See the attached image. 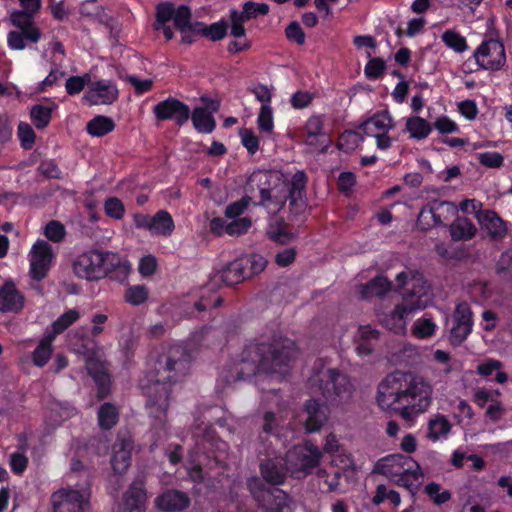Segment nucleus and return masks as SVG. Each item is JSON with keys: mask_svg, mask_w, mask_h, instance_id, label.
<instances>
[{"mask_svg": "<svg viewBox=\"0 0 512 512\" xmlns=\"http://www.w3.org/2000/svg\"><path fill=\"white\" fill-rule=\"evenodd\" d=\"M305 427L308 432L318 431L327 420V409L317 400L310 399L305 404Z\"/></svg>", "mask_w": 512, "mask_h": 512, "instance_id": "c85d7f7f", "label": "nucleus"}, {"mask_svg": "<svg viewBox=\"0 0 512 512\" xmlns=\"http://www.w3.org/2000/svg\"><path fill=\"white\" fill-rule=\"evenodd\" d=\"M472 311L468 303L457 304L453 315V326L450 330L451 344L460 345L472 331Z\"/></svg>", "mask_w": 512, "mask_h": 512, "instance_id": "a211bd4d", "label": "nucleus"}, {"mask_svg": "<svg viewBox=\"0 0 512 512\" xmlns=\"http://www.w3.org/2000/svg\"><path fill=\"white\" fill-rule=\"evenodd\" d=\"M310 383L331 403L349 401L354 391L348 376L334 368L322 367L310 377Z\"/></svg>", "mask_w": 512, "mask_h": 512, "instance_id": "1a4fd4ad", "label": "nucleus"}, {"mask_svg": "<svg viewBox=\"0 0 512 512\" xmlns=\"http://www.w3.org/2000/svg\"><path fill=\"white\" fill-rule=\"evenodd\" d=\"M194 128L200 133H211L216 126L212 114L205 108H195L191 114Z\"/></svg>", "mask_w": 512, "mask_h": 512, "instance_id": "72a5a7b5", "label": "nucleus"}, {"mask_svg": "<svg viewBox=\"0 0 512 512\" xmlns=\"http://www.w3.org/2000/svg\"><path fill=\"white\" fill-rule=\"evenodd\" d=\"M474 58L480 68L489 71H498L506 63L504 45L497 39L483 41L475 50Z\"/></svg>", "mask_w": 512, "mask_h": 512, "instance_id": "dca6fc26", "label": "nucleus"}, {"mask_svg": "<svg viewBox=\"0 0 512 512\" xmlns=\"http://www.w3.org/2000/svg\"><path fill=\"white\" fill-rule=\"evenodd\" d=\"M246 261H242L241 258L236 259L227 264L222 270L217 271L212 276V282L214 284H225L227 286L236 285L246 278L250 277V272L245 269Z\"/></svg>", "mask_w": 512, "mask_h": 512, "instance_id": "5701e85b", "label": "nucleus"}, {"mask_svg": "<svg viewBox=\"0 0 512 512\" xmlns=\"http://www.w3.org/2000/svg\"><path fill=\"white\" fill-rule=\"evenodd\" d=\"M391 289V282L384 276H376L364 285L358 287L362 299L381 297Z\"/></svg>", "mask_w": 512, "mask_h": 512, "instance_id": "2f4dec72", "label": "nucleus"}, {"mask_svg": "<svg viewBox=\"0 0 512 512\" xmlns=\"http://www.w3.org/2000/svg\"><path fill=\"white\" fill-rule=\"evenodd\" d=\"M452 213L454 205L448 201L433 200L423 207L419 213L417 224L422 230H428L432 227L443 224L446 217L443 212Z\"/></svg>", "mask_w": 512, "mask_h": 512, "instance_id": "aec40b11", "label": "nucleus"}, {"mask_svg": "<svg viewBox=\"0 0 512 512\" xmlns=\"http://www.w3.org/2000/svg\"><path fill=\"white\" fill-rule=\"evenodd\" d=\"M307 183V176L303 171H297L286 182L280 175L273 172L261 171L254 173L247 184V191L259 192L260 200L255 205L265 207L269 213L279 212L289 199L291 205H295L301 200Z\"/></svg>", "mask_w": 512, "mask_h": 512, "instance_id": "20e7f679", "label": "nucleus"}, {"mask_svg": "<svg viewBox=\"0 0 512 512\" xmlns=\"http://www.w3.org/2000/svg\"><path fill=\"white\" fill-rule=\"evenodd\" d=\"M89 497L85 489L61 488L51 495L53 512H84Z\"/></svg>", "mask_w": 512, "mask_h": 512, "instance_id": "2eb2a0df", "label": "nucleus"}, {"mask_svg": "<svg viewBox=\"0 0 512 512\" xmlns=\"http://www.w3.org/2000/svg\"><path fill=\"white\" fill-rule=\"evenodd\" d=\"M260 471L262 477L270 484L279 485L285 480L286 470L285 457L268 458L261 462Z\"/></svg>", "mask_w": 512, "mask_h": 512, "instance_id": "393cba45", "label": "nucleus"}, {"mask_svg": "<svg viewBox=\"0 0 512 512\" xmlns=\"http://www.w3.org/2000/svg\"><path fill=\"white\" fill-rule=\"evenodd\" d=\"M451 430V424L444 415H436L428 422V438L437 441Z\"/></svg>", "mask_w": 512, "mask_h": 512, "instance_id": "4c0bfd02", "label": "nucleus"}, {"mask_svg": "<svg viewBox=\"0 0 512 512\" xmlns=\"http://www.w3.org/2000/svg\"><path fill=\"white\" fill-rule=\"evenodd\" d=\"M385 69V62L381 58H371L365 66V75L369 79L379 78Z\"/></svg>", "mask_w": 512, "mask_h": 512, "instance_id": "bf43d9fd", "label": "nucleus"}, {"mask_svg": "<svg viewBox=\"0 0 512 512\" xmlns=\"http://www.w3.org/2000/svg\"><path fill=\"white\" fill-rule=\"evenodd\" d=\"M73 270L78 277L90 281L103 279L109 273L116 272L114 279L123 281L131 272V265L117 253L90 250L75 259Z\"/></svg>", "mask_w": 512, "mask_h": 512, "instance_id": "39448f33", "label": "nucleus"}, {"mask_svg": "<svg viewBox=\"0 0 512 512\" xmlns=\"http://www.w3.org/2000/svg\"><path fill=\"white\" fill-rule=\"evenodd\" d=\"M248 487L263 512L291 511V499L285 491L279 488H266L257 478L250 479Z\"/></svg>", "mask_w": 512, "mask_h": 512, "instance_id": "ddd939ff", "label": "nucleus"}, {"mask_svg": "<svg viewBox=\"0 0 512 512\" xmlns=\"http://www.w3.org/2000/svg\"><path fill=\"white\" fill-rule=\"evenodd\" d=\"M251 225L252 222L249 218H239L225 226V233L229 234L230 236H239L246 233Z\"/></svg>", "mask_w": 512, "mask_h": 512, "instance_id": "6e6d98bb", "label": "nucleus"}, {"mask_svg": "<svg viewBox=\"0 0 512 512\" xmlns=\"http://www.w3.org/2000/svg\"><path fill=\"white\" fill-rule=\"evenodd\" d=\"M478 221L491 240H502L508 233L507 223L492 210H484L478 214Z\"/></svg>", "mask_w": 512, "mask_h": 512, "instance_id": "b1692460", "label": "nucleus"}, {"mask_svg": "<svg viewBox=\"0 0 512 512\" xmlns=\"http://www.w3.org/2000/svg\"><path fill=\"white\" fill-rule=\"evenodd\" d=\"M115 128L114 121L106 116L98 115L90 120L86 125L87 132L94 137H102Z\"/></svg>", "mask_w": 512, "mask_h": 512, "instance_id": "f704fd0d", "label": "nucleus"}, {"mask_svg": "<svg viewBox=\"0 0 512 512\" xmlns=\"http://www.w3.org/2000/svg\"><path fill=\"white\" fill-rule=\"evenodd\" d=\"M440 489V485L435 482H431L425 487V493L436 505H442L451 499V493L448 490L441 492Z\"/></svg>", "mask_w": 512, "mask_h": 512, "instance_id": "3c124183", "label": "nucleus"}, {"mask_svg": "<svg viewBox=\"0 0 512 512\" xmlns=\"http://www.w3.org/2000/svg\"><path fill=\"white\" fill-rule=\"evenodd\" d=\"M322 458V451L311 442L294 446L285 455L286 470L295 478H304L316 469Z\"/></svg>", "mask_w": 512, "mask_h": 512, "instance_id": "9b49d317", "label": "nucleus"}, {"mask_svg": "<svg viewBox=\"0 0 512 512\" xmlns=\"http://www.w3.org/2000/svg\"><path fill=\"white\" fill-rule=\"evenodd\" d=\"M125 300L132 305H140L148 298V289L144 285L129 287L124 295Z\"/></svg>", "mask_w": 512, "mask_h": 512, "instance_id": "8fccbe9b", "label": "nucleus"}, {"mask_svg": "<svg viewBox=\"0 0 512 512\" xmlns=\"http://www.w3.org/2000/svg\"><path fill=\"white\" fill-rule=\"evenodd\" d=\"M21 10H14L10 21L19 31H10L7 35V44L12 50H23L26 41L37 43L42 36L36 26L34 18L41 8V0H19Z\"/></svg>", "mask_w": 512, "mask_h": 512, "instance_id": "423d86ee", "label": "nucleus"}, {"mask_svg": "<svg viewBox=\"0 0 512 512\" xmlns=\"http://www.w3.org/2000/svg\"><path fill=\"white\" fill-rule=\"evenodd\" d=\"M395 123L388 111H381L373 115L361 125V129L367 136L388 132L394 128Z\"/></svg>", "mask_w": 512, "mask_h": 512, "instance_id": "7c9ffc66", "label": "nucleus"}, {"mask_svg": "<svg viewBox=\"0 0 512 512\" xmlns=\"http://www.w3.org/2000/svg\"><path fill=\"white\" fill-rule=\"evenodd\" d=\"M24 307V296L14 283L6 282L0 288V311L17 313Z\"/></svg>", "mask_w": 512, "mask_h": 512, "instance_id": "cd10ccee", "label": "nucleus"}, {"mask_svg": "<svg viewBox=\"0 0 512 512\" xmlns=\"http://www.w3.org/2000/svg\"><path fill=\"white\" fill-rule=\"evenodd\" d=\"M30 117L33 125L37 129H43L48 126L52 117V110L43 105H34L30 110Z\"/></svg>", "mask_w": 512, "mask_h": 512, "instance_id": "a19ab883", "label": "nucleus"}, {"mask_svg": "<svg viewBox=\"0 0 512 512\" xmlns=\"http://www.w3.org/2000/svg\"><path fill=\"white\" fill-rule=\"evenodd\" d=\"M80 317L79 311L76 309H71L61 316H59L52 324L53 334L57 335L65 331L68 327H70L73 323H75Z\"/></svg>", "mask_w": 512, "mask_h": 512, "instance_id": "c03bdc74", "label": "nucleus"}, {"mask_svg": "<svg viewBox=\"0 0 512 512\" xmlns=\"http://www.w3.org/2000/svg\"><path fill=\"white\" fill-rule=\"evenodd\" d=\"M242 261H246L245 269L250 272V276L261 273L267 264L266 259L259 254L241 257Z\"/></svg>", "mask_w": 512, "mask_h": 512, "instance_id": "864d4df0", "label": "nucleus"}, {"mask_svg": "<svg viewBox=\"0 0 512 512\" xmlns=\"http://www.w3.org/2000/svg\"><path fill=\"white\" fill-rule=\"evenodd\" d=\"M313 99V95L307 91H297L291 97V105L295 109H303L307 107Z\"/></svg>", "mask_w": 512, "mask_h": 512, "instance_id": "338daca9", "label": "nucleus"}, {"mask_svg": "<svg viewBox=\"0 0 512 512\" xmlns=\"http://www.w3.org/2000/svg\"><path fill=\"white\" fill-rule=\"evenodd\" d=\"M267 233L271 240L279 244H288L295 239V234L289 232L283 222L271 225Z\"/></svg>", "mask_w": 512, "mask_h": 512, "instance_id": "37998d69", "label": "nucleus"}, {"mask_svg": "<svg viewBox=\"0 0 512 512\" xmlns=\"http://www.w3.org/2000/svg\"><path fill=\"white\" fill-rule=\"evenodd\" d=\"M315 476L319 482L322 481L327 486L326 492L330 493L338 489L342 472L340 469H338L330 474L326 469L318 468L315 472Z\"/></svg>", "mask_w": 512, "mask_h": 512, "instance_id": "79ce46f5", "label": "nucleus"}, {"mask_svg": "<svg viewBox=\"0 0 512 512\" xmlns=\"http://www.w3.org/2000/svg\"><path fill=\"white\" fill-rule=\"evenodd\" d=\"M269 12V6L266 3H255V2H246L243 5V10L239 12L241 15V19L245 21H249L253 18H256L259 15H266Z\"/></svg>", "mask_w": 512, "mask_h": 512, "instance_id": "49530a36", "label": "nucleus"}, {"mask_svg": "<svg viewBox=\"0 0 512 512\" xmlns=\"http://www.w3.org/2000/svg\"><path fill=\"white\" fill-rule=\"evenodd\" d=\"M451 237L455 241L469 240L476 235L477 228L465 217L457 218L449 227Z\"/></svg>", "mask_w": 512, "mask_h": 512, "instance_id": "473e14b6", "label": "nucleus"}, {"mask_svg": "<svg viewBox=\"0 0 512 512\" xmlns=\"http://www.w3.org/2000/svg\"><path fill=\"white\" fill-rule=\"evenodd\" d=\"M17 135L24 149H31L33 147L36 135L31 125L21 122L18 125Z\"/></svg>", "mask_w": 512, "mask_h": 512, "instance_id": "603ef678", "label": "nucleus"}, {"mask_svg": "<svg viewBox=\"0 0 512 512\" xmlns=\"http://www.w3.org/2000/svg\"><path fill=\"white\" fill-rule=\"evenodd\" d=\"M252 197L244 196L239 201L233 202L226 207L225 215L228 218H235L241 215L244 210L248 207Z\"/></svg>", "mask_w": 512, "mask_h": 512, "instance_id": "e2e57ef3", "label": "nucleus"}, {"mask_svg": "<svg viewBox=\"0 0 512 512\" xmlns=\"http://www.w3.org/2000/svg\"><path fill=\"white\" fill-rule=\"evenodd\" d=\"M257 124L260 131L265 133H272L274 122L273 111L270 105L262 104L257 117Z\"/></svg>", "mask_w": 512, "mask_h": 512, "instance_id": "de8ad7c7", "label": "nucleus"}, {"mask_svg": "<svg viewBox=\"0 0 512 512\" xmlns=\"http://www.w3.org/2000/svg\"><path fill=\"white\" fill-rule=\"evenodd\" d=\"M105 212L108 216L121 219L124 216L125 208L121 200L118 198H108L104 204Z\"/></svg>", "mask_w": 512, "mask_h": 512, "instance_id": "13d9d810", "label": "nucleus"}, {"mask_svg": "<svg viewBox=\"0 0 512 512\" xmlns=\"http://www.w3.org/2000/svg\"><path fill=\"white\" fill-rule=\"evenodd\" d=\"M373 472L407 489L420 485L423 479L420 465L412 457L402 454H391L379 459Z\"/></svg>", "mask_w": 512, "mask_h": 512, "instance_id": "6e6552de", "label": "nucleus"}, {"mask_svg": "<svg viewBox=\"0 0 512 512\" xmlns=\"http://www.w3.org/2000/svg\"><path fill=\"white\" fill-rule=\"evenodd\" d=\"M230 22H231V35L235 38H242L246 34V30L243 26V23L246 22L244 19H241V15L238 11L232 10L230 13Z\"/></svg>", "mask_w": 512, "mask_h": 512, "instance_id": "0e129e2a", "label": "nucleus"}, {"mask_svg": "<svg viewBox=\"0 0 512 512\" xmlns=\"http://www.w3.org/2000/svg\"><path fill=\"white\" fill-rule=\"evenodd\" d=\"M307 132L306 143L309 145H322L324 150L330 140L327 133L324 131V121L321 116H311L305 125Z\"/></svg>", "mask_w": 512, "mask_h": 512, "instance_id": "c756f323", "label": "nucleus"}, {"mask_svg": "<svg viewBox=\"0 0 512 512\" xmlns=\"http://www.w3.org/2000/svg\"><path fill=\"white\" fill-rule=\"evenodd\" d=\"M155 503L162 511L178 512L189 506L190 498L184 492L167 490L156 498Z\"/></svg>", "mask_w": 512, "mask_h": 512, "instance_id": "a878e982", "label": "nucleus"}, {"mask_svg": "<svg viewBox=\"0 0 512 512\" xmlns=\"http://www.w3.org/2000/svg\"><path fill=\"white\" fill-rule=\"evenodd\" d=\"M191 356L182 346L176 345L168 349L160 357L154 373L171 384L181 381L190 371Z\"/></svg>", "mask_w": 512, "mask_h": 512, "instance_id": "f8f14e48", "label": "nucleus"}, {"mask_svg": "<svg viewBox=\"0 0 512 512\" xmlns=\"http://www.w3.org/2000/svg\"><path fill=\"white\" fill-rule=\"evenodd\" d=\"M442 40L449 48L461 53L467 49V42L464 37L453 30H447L442 35Z\"/></svg>", "mask_w": 512, "mask_h": 512, "instance_id": "09e8293b", "label": "nucleus"}, {"mask_svg": "<svg viewBox=\"0 0 512 512\" xmlns=\"http://www.w3.org/2000/svg\"><path fill=\"white\" fill-rule=\"evenodd\" d=\"M297 355L293 340L279 331L263 333L243 348L235 366L236 379H246L258 372L283 376Z\"/></svg>", "mask_w": 512, "mask_h": 512, "instance_id": "f03ea898", "label": "nucleus"}, {"mask_svg": "<svg viewBox=\"0 0 512 512\" xmlns=\"http://www.w3.org/2000/svg\"><path fill=\"white\" fill-rule=\"evenodd\" d=\"M173 20L174 26L178 30H183L185 27L193 25L191 22V10L186 5L175 7L170 2L160 3L156 9V23L154 25L156 30H162L165 38L171 40L174 36L172 29L167 22Z\"/></svg>", "mask_w": 512, "mask_h": 512, "instance_id": "4468645a", "label": "nucleus"}, {"mask_svg": "<svg viewBox=\"0 0 512 512\" xmlns=\"http://www.w3.org/2000/svg\"><path fill=\"white\" fill-rule=\"evenodd\" d=\"M239 136L243 146L249 151V153H256L259 149V140L255 133L250 129H240Z\"/></svg>", "mask_w": 512, "mask_h": 512, "instance_id": "4d7b16f0", "label": "nucleus"}, {"mask_svg": "<svg viewBox=\"0 0 512 512\" xmlns=\"http://www.w3.org/2000/svg\"><path fill=\"white\" fill-rule=\"evenodd\" d=\"M153 110L157 119H174L179 126L186 123L190 117L189 107L175 98H168L159 102Z\"/></svg>", "mask_w": 512, "mask_h": 512, "instance_id": "4be33fe9", "label": "nucleus"}, {"mask_svg": "<svg viewBox=\"0 0 512 512\" xmlns=\"http://www.w3.org/2000/svg\"><path fill=\"white\" fill-rule=\"evenodd\" d=\"M478 161L489 168H499L503 165L504 158L498 152H484L477 155Z\"/></svg>", "mask_w": 512, "mask_h": 512, "instance_id": "052dcab7", "label": "nucleus"}, {"mask_svg": "<svg viewBox=\"0 0 512 512\" xmlns=\"http://www.w3.org/2000/svg\"><path fill=\"white\" fill-rule=\"evenodd\" d=\"M118 94L115 84L108 80H100L89 85L83 99L89 105H110L117 100Z\"/></svg>", "mask_w": 512, "mask_h": 512, "instance_id": "412c9836", "label": "nucleus"}, {"mask_svg": "<svg viewBox=\"0 0 512 512\" xmlns=\"http://www.w3.org/2000/svg\"><path fill=\"white\" fill-rule=\"evenodd\" d=\"M397 288L402 295V302L389 313L378 312L380 324L396 334L405 332L410 316L424 309L430 302V285L423 274L407 269L397 274Z\"/></svg>", "mask_w": 512, "mask_h": 512, "instance_id": "7ed1b4c3", "label": "nucleus"}, {"mask_svg": "<svg viewBox=\"0 0 512 512\" xmlns=\"http://www.w3.org/2000/svg\"><path fill=\"white\" fill-rule=\"evenodd\" d=\"M141 387L147 397L146 407L150 417L154 420L153 425L162 427L166 422L172 384L161 380V377L153 372L147 376L146 382H143Z\"/></svg>", "mask_w": 512, "mask_h": 512, "instance_id": "9d476101", "label": "nucleus"}, {"mask_svg": "<svg viewBox=\"0 0 512 512\" xmlns=\"http://www.w3.org/2000/svg\"><path fill=\"white\" fill-rule=\"evenodd\" d=\"M133 223L138 229H146L151 235L169 237L175 224L172 216L166 210H159L155 215L135 214Z\"/></svg>", "mask_w": 512, "mask_h": 512, "instance_id": "f3484780", "label": "nucleus"}, {"mask_svg": "<svg viewBox=\"0 0 512 512\" xmlns=\"http://www.w3.org/2000/svg\"><path fill=\"white\" fill-rule=\"evenodd\" d=\"M54 339V335H48L44 339H42L37 346V348L34 350L32 358L33 363L38 367H43L46 365L48 360L51 357L52 354V341Z\"/></svg>", "mask_w": 512, "mask_h": 512, "instance_id": "ea45409f", "label": "nucleus"}, {"mask_svg": "<svg viewBox=\"0 0 512 512\" xmlns=\"http://www.w3.org/2000/svg\"><path fill=\"white\" fill-rule=\"evenodd\" d=\"M436 330L435 323L429 318H420L412 326V334L420 339L431 337Z\"/></svg>", "mask_w": 512, "mask_h": 512, "instance_id": "a18cd8bd", "label": "nucleus"}, {"mask_svg": "<svg viewBox=\"0 0 512 512\" xmlns=\"http://www.w3.org/2000/svg\"><path fill=\"white\" fill-rule=\"evenodd\" d=\"M145 497L144 481L139 479L135 480L124 494V502L130 510H133L144 502Z\"/></svg>", "mask_w": 512, "mask_h": 512, "instance_id": "c9c22d12", "label": "nucleus"}, {"mask_svg": "<svg viewBox=\"0 0 512 512\" xmlns=\"http://www.w3.org/2000/svg\"><path fill=\"white\" fill-rule=\"evenodd\" d=\"M72 345L77 353L84 356L87 372L98 386V398L106 397L109 393L110 376L103 348L94 341L84 338L80 331L74 333Z\"/></svg>", "mask_w": 512, "mask_h": 512, "instance_id": "0eeeda50", "label": "nucleus"}, {"mask_svg": "<svg viewBox=\"0 0 512 512\" xmlns=\"http://www.w3.org/2000/svg\"><path fill=\"white\" fill-rule=\"evenodd\" d=\"M433 386L424 376L411 371H396L378 385L376 400L384 411L397 412L410 421L432 404Z\"/></svg>", "mask_w": 512, "mask_h": 512, "instance_id": "f257e3e1", "label": "nucleus"}, {"mask_svg": "<svg viewBox=\"0 0 512 512\" xmlns=\"http://www.w3.org/2000/svg\"><path fill=\"white\" fill-rule=\"evenodd\" d=\"M30 259V273L34 280L40 281L46 277L53 258L51 245L44 241L38 240L33 245Z\"/></svg>", "mask_w": 512, "mask_h": 512, "instance_id": "6ab92c4d", "label": "nucleus"}, {"mask_svg": "<svg viewBox=\"0 0 512 512\" xmlns=\"http://www.w3.org/2000/svg\"><path fill=\"white\" fill-rule=\"evenodd\" d=\"M118 417V409L111 403H104L98 410V423L104 430H109L116 425Z\"/></svg>", "mask_w": 512, "mask_h": 512, "instance_id": "58836bf2", "label": "nucleus"}, {"mask_svg": "<svg viewBox=\"0 0 512 512\" xmlns=\"http://www.w3.org/2000/svg\"><path fill=\"white\" fill-rule=\"evenodd\" d=\"M44 234L49 240L59 242L65 235V228L59 221L53 220L46 225Z\"/></svg>", "mask_w": 512, "mask_h": 512, "instance_id": "680f3d73", "label": "nucleus"}, {"mask_svg": "<svg viewBox=\"0 0 512 512\" xmlns=\"http://www.w3.org/2000/svg\"><path fill=\"white\" fill-rule=\"evenodd\" d=\"M285 33L289 40L294 41L299 45L304 44L305 34L297 22L290 23L287 26Z\"/></svg>", "mask_w": 512, "mask_h": 512, "instance_id": "69168bd1", "label": "nucleus"}, {"mask_svg": "<svg viewBox=\"0 0 512 512\" xmlns=\"http://www.w3.org/2000/svg\"><path fill=\"white\" fill-rule=\"evenodd\" d=\"M132 442L127 438L117 439L113 445L111 465L115 473H124L130 466Z\"/></svg>", "mask_w": 512, "mask_h": 512, "instance_id": "bb28decb", "label": "nucleus"}, {"mask_svg": "<svg viewBox=\"0 0 512 512\" xmlns=\"http://www.w3.org/2000/svg\"><path fill=\"white\" fill-rule=\"evenodd\" d=\"M406 130L410 137L416 140H423L428 137L432 131V127L424 118L414 116L407 119Z\"/></svg>", "mask_w": 512, "mask_h": 512, "instance_id": "e433bc0d", "label": "nucleus"}, {"mask_svg": "<svg viewBox=\"0 0 512 512\" xmlns=\"http://www.w3.org/2000/svg\"><path fill=\"white\" fill-rule=\"evenodd\" d=\"M125 80L135 88L137 94L149 91L153 85V81L151 79L140 80L135 75H128L125 77Z\"/></svg>", "mask_w": 512, "mask_h": 512, "instance_id": "774afa93", "label": "nucleus"}, {"mask_svg": "<svg viewBox=\"0 0 512 512\" xmlns=\"http://www.w3.org/2000/svg\"><path fill=\"white\" fill-rule=\"evenodd\" d=\"M227 25L223 22L214 23L210 26H201V34L212 41H218L225 37Z\"/></svg>", "mask_w": 512, "mask_h": 512, "instance_id": "5fc2aeb1", "label": "nucleus"}]
</instances>
